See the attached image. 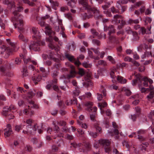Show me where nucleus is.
<instances>
[{"label":"nucleus","instance_id":"obj_1","mask_svg":"<svg viewBox=\"0 0 154 154\" xmlns=\"http://www.w3.org/2000/svg\"><path fill=\"white\" fill-rule=\"evenodd\" d=\"M87 12V13H85L82 14L84 20L89 19L93 17L95 20H99L103 18V17L99 10L95 7H91L88 9Z\"/></svg>","mask_w":154,"mask_h":154},{"label":"nucleus","instance_id":"obj_2","mask_svg":"<svg viewBox=\"0 0 154 154\" xmlns=\"http://www.w3.org/2000/svg\"><path fill=\"white\" fill-rule=\"evenodd\" d=\"M17 111L16 107L14 105H11L10 106L5 107L2 112V115L9 120L13 119L14 113Z\"/></svg>","mask_w":154,"mask_h":154},{"label":"nucleus","instance_id":"obj_3","mask_svg":"<svg viewBox=\"0 0 154 154\" xmlns=\"http://www.w3.org/2000/svg\"><path fill=\"white\" fill-rule=\"evenodd\" d=\"M135 79L132 81V84L133 85H135L137 83H138V86L142 85V82L143 85L145 87H147L148 86V82L147 77H143L141 76L139 74H137L135 75Z\"/></svg>","mask_w":154,"mask_h":154},{"label":"nucleus","instance_id":"obj_4","mask_svg":"<svg viewBox=\"0 0 154 154\" xmlns=\"http://www.w3.org/2000/svg\"><path fill=\"white\" fill-rule=\"evenodd\" d=\"M13 52V50L9 47L2 45L0 47V56L6 58L9 56L10 54Z\"/></svg>","mask_w":154,"mask_h":154},{"label":"nucleus","instance_id":"obj_5","mask_svg":"<svg viewBox=\"0 0 154 154\" xmlns=\"http://www.w3.org/2000/svg\"><path fill=\"white\" fill-rule=\"evenodd\" d=\"M26 131L23 130V133L25 134L28 133L33 134H35L34 132L38 130V133L39 134H41L42 132V131L40 129L38 128L37 125H34L33 127H31L30 125H28L26 127Z\"/></svg>","mask_w":154,"mask_h":154},{"label":"nucleus","instance_id":"obj_6","mask_svg":"<svg viewBox=\"0 0 154 154\" xmlns=\"http://www.w3.org/2000/svg\"><path fill=\"white\" fill-rule=\"evenodd\" d=\"M45 44V42L43 41H32L29 45V47L30 50H32L35 51H39L40 50V46H43Z\"/></svg>","mask_w":154,"mask_h":154},{"label":"nucleus","instance_id":"obj_7","mask_svg":"<svg viewBox=\"0 0 154 154\" xmlns=\"http://www.w3.org/2000/svg\"><path fill=\"white\" fill-rule=\"evenodd\" d=\"M11 68L10 64L6 61L4 63L3 65L0 66V71L3 75L9 76L10 75L9 70Z\"/></svg>","mask_w":154,"mask_h":154},{"label":"nucleus","instance_id":"obj_8","mask_svg":"<svg viewBox=\"0 0 154 154\" xmlns=\"http://www.w3.org/2000/svg\"><path fill=\"white\" fill-rule=\"evenodd\" d=\"M14 17L12 18L13 20L16 21H19L20 24V29L21 30L23 29L22 27L23 26V21L21 18H23V16L21 14H19L17 11H15L13 12Z\"/></svg>","mask_w":154,"mask_h":154},{"label":"nucleus","instance_id":"obj_9","mask_svg":"<svg viewBox=\"0 0 154 154\" xmlns=\"http://www.w3.org/2000/svg\"><path fill=\"white\" fill-rule=\"evenodd\" d=\"M53 33V35L55 34V32H53L51 34L49 35V37L46 39V41L49 42V43L48 44V46L49 48L52 50H54L56 52L58 51L59 50V47L58 46H56L54 45V42H53V37L51 35Z\"/></svg>","mask_w":154,"mask_h":154},{"label":"nucleus","instance_id":"obj_10","mask_svg":"<svg viewBox=\"0 0 154 154\" xmlns=\"http://www.w3.org/2000/svg\"><path fill=\"white\" fill-rule=\"evenodd\" d=\"M110 144V141L107 140L101 139L95 142L94 147L97 148L100 145L103 146H108Z\"/></svg>","mask_w":154,"mask_h":154},{"label":"nucleus","instance_id":"obj_11","mask_svg":"<svg viewBox=\"0 0 154 154\" xmlns=\"http://www.w3.org/2000/svg\"><path fill=\"white\" fill-rule=\"evenodd\" d=\"M38 24L42 27L44 26L45 27V33L46 35H50L51 34L53 31L52 30L51 28L50 25L46 24L45 22L43 20L38 22Z\"/></svg>","mask_w":154,"mask_h":154},{"label":"nucleus","instance_id":"obj_12","mask_svg":"<svg viewBox=\"0 0 154 154\" xmlns=\"http://www.w3.org/2000/svg\"><path fill=\"white\" fill-rule=\"evenodd\" d=\"M70 67L71 69V70L70 71L69 74L63 76L64 78L65 79H69L74 78L75 76L76 73L74 67L72 65H71Z\"/></svg>","mask_w":154,"mask_h":154},{"label":"nucleus","instance_id":"obj_13","mask_svg":"<svg viewBox=\"0 0 154 154\" xmlns=\"http://www.w3.org/2000/svg\"><path fill=\"white\" fill-rule=\"evenodd\" d=\"M32 33L33 34L32 37L34 39H38L40 38V35L38 30V28L33 27L32 29Z\"/></svg>","mask_w":154,"mask_h":154},{"label":"nucleus","instance_id":"obj_14","mask_svg":"<svg viewBox=\"0 0 154 154\" xmlns=\"http://www.w3.org/2000/svg\"><path fill=\"white\" fill-rule=\"evenodd\" d=\"M151 29V26L149 25L147 27V29L148 30V32H147L146 29L144 27H141L138 30V32L139 34H141L142 35H144L145 34H150L151 32H150V29Z\"/></svg>","mask_w":154,"mask_h":154},{"label":"nucleus","instance_id":"obj_15","mask_svg":"<svg viewBox=\"0 0 154 154\" xmlns=\"http://www.w3.org/2000/svg\"><path fill=\"white\" fill-rule=\"evenodd\" d=\"M4 134L5 137H9L12 133V131L11 125L9 124L7 125V128L4 129Z\"/></svg>","mask_w":154,"mask_h":154},{"label":"nucleus","instance_id":"obj_16","mask_svg":"<svg viewBox=\"0 0 154 154\" xmlns=\"http://www.w3.org/2000/svg\"><path fill=\"white\" fill-rule=\"evenodd\" d=\"M109 39L110 42L113 43L116 45L119 44V38L115 36L109 35Z\"/></svg>","mask_w":154,"mask_h":154},{"label":"nucleus","instance_id":"obj_17","mask_svg":"<svg viewBox=\"0 0 154 154\" xmlns=\"http://www.w3.org/2000/svg\"><path fill=\"white\" fill-rule=\"evenodd\" d=\"M3 3L5 5H7L8 7L11 9L15 6L14 2L12 1L4 0L3 1Z\"/></svg>","mask_w":154,"mask_h":154},{"label":"nucleus","instance_id":"obj_18","mask_svg":"<svg viewBox=\"0 0 154 154\" xmlns=\"http://www.w3.org/2000/svg\"><path fill=\"white\" fill-rule=\"evenodd\" d=\"M79 2L83 6V9L86 10L87 11L91 8L88 5L86 0H79Z\"/></svg>","mask_w":154,"mask_h":154},{"label":"nucleus","instance_id":"obj_19","mask_svg":"<svg viewBox=\"0 0 154 154\" xmlns=\"http://www.w3.org/2000/svg\"><path fill=\"white\" fill-rule=\"evenodd\" d=\"M34 75L32 77V80L35 83V85L38 84V82H40L42 79L41 75H38L34 74Z\"/></svg>","mask_w":154,"mask_h":154},{"label":"nucleus","instance_id":"obj_20","mask_svg":"<svg viewBox=\"0 0 154 154\" xmlns=\"http://www.w3.org/2000/svg\"><path fill=\"white\" fill-rule=\"evenodd\" d=\"M52 124L54 125V131H56V132H57V133H58V132L59 131V130H60V128L59 127L57 126L56 123H54V122H53ZM57 137H63V134L62 133H59V134H57Z\"/></svg>","mask_w":154,"mask_h":154},{"label":"nucleus","instance_id":"obj_21","mask_svg":"<svg viewBox=\"0 0 154 154\" xmlns=\"http://www.w3.org/2000/svg\"><path fill=\"white\" fill-rule=\"evenodd\" d=\"M31 141L33 144H36L38 143L37 147L39 148L42 145V142L41 141H38L37 139L36 138H33L31 139Z\"/></svg>","mask_w":154,"mask_h":154},{"label":"nucleus","instance_id":"obj_22","mask_svg":"<svg viewBox=\"0 0 154 154\" xmlns=\"http://www.w3.org/2000/svg\"><path fill=\"white\" fill-rule=\"evenodd\" d=\"M93 103L90 102H87L85 103V105L87 106L86 109L88 111L91 112L92 111L93 107L92 106L93 105Z\"/></svg>","mask_w":154,"mask_h":154},{"label":"nucleus","instance_id":"obj_23","mask_svg":"<svg viewBox=\"0 0 154 154\" xmlns=\"http://www.w3.org/2000/svg\"><path fill=\"white\" fill-rule=\"evenodd\" d=\"M128 23L130 25H132L133 24H138L139 23V20L138 19H129L128 21Z\"/></svg>","mask_w":154,"mask_h":154},{"label":"nucleus","instance_id":"obj_24","mask_svg":"<svg viewBox=\"0 0 154 154\" xmlns=\"http://www.w3.org/2000/svg\"><path fill=\"white\" fill-rule=\"evenodd\" d=\"M116 79L119 82L122 84H124L126 82V80L120 76H118L115 79Z\"/></svg>","mask_w":154,"mask_h":154},{"label":"nucleus","instance_id":"obj_25","mask_svg":"<svg viewBox=\"0 0 154 154\" xmlns=\"http://www.w3.org/2000/svg\"><path fill=\"white\" fill-rule=\"evenodd\" d=\"M36 91L35 90L29 91L27 94V97L29 99H31L36 94Z\"/></svg>","mask_w":154,"mask_h":154},{"label":"nucleus","instance_id":"obj_26","mask_svg":"<svg viewBox=\"0 0 154 154\" xmlns=\"http://www.w3.org/2000/svg\"><path fill=\"white\" fill-rule=\"evenodd\" d=\"M75 104H77V100L76 99H75L73 100V101H72V100H66L65 102V104L67 106H69L71 105L73 103Z\"/></svg>","mask_w":154,"mask_h":154},{"label":"nucleus","instance_id":"obj_27","mask_svg":"<svg viewBox=\"0 0 154 154\" xmlns=\"http://www.w3.org/2000/svg\"><path fill=\"white\" fill-rule=\"evenodd\" d=\"M65 56L66 58H67L69 61L71 62H73L75 60V59L74 57L72 56L71 55L69 54L65 53Z\"/></svg>","mask_w":154,"mask_h":154},{"label":"nucleus","instance_id":"obj_28","mask_svg":"<svg viewBox=\"0 0 154 154\" xmlns=\"http://www.w3.org/2000/svg\"><path fill=\"white\" fill-rule=\"evenodd\" d=\"M152 90V91H151L149 95H148L147 96V100L149 101L150 100L154 97V88L153 87Z\"/></svg>","mask_w":154,"mask_h":154},{"label":"nucleus","instance_id":"obj_29","mask_svg":"<svg viewBox=\"0 0 154 154\" xmlns=\"http://www.w3.org/2000/svg\"><path fill=\"white\" fill-rule=\"evenodd\" d=\"M23 113L29 116H31L33 115L34 112L33 111H31L30 109H25L23 110Z\"/></svg>","mask_w":154,"mask_h":154},{"label":"nucleus","instance_id":"obj_30","mask_svg":"<svg viewBox=\"0 0 154 154\" xmlns=\"http://www.w3.org/2000/svg\"><path fill=\"white\" fill-rule=\"evenodd\" d=\"M57 104L58 107L61 109H65L66 108V106L62 100L59 101Z\"/></svg>","mask_w":154,"mask_h":154},{"label":"nucleus","instance_id":"obj_31","mask_svg":"<svg viewBox=\"0 0 154 154\" xmlns=\"http://www.w3.org/2000/svg\"><path fill=\"white\" fill-rule=\"evenodd\" d=\"M107 105V103L105 102H104L102 103H98V106L100 108V110L101 111H103V110H102V108L106 107Z\"/></svg>","mask_w":154,"mask_h":154},{"label":"nucleus","instance_id":"obj_32","mask_svg":"<svg viewBox=\"0 0 154 154\" xmlns=\"http://www.w3.org/2000/svg\"><path fill=\"white\" fill-rule=\"evenodd\" d=\"M86 72L84 69L82 68H79L78 74L81 76H84Z\"/></svg>","mask_w":154,"mask_h":154},{"label":"nucleus","instance_id":"obj_33","mask_svg":"<svg viewBox=\"0 0 154 154\" xmlns=\"http://www.w3.org/2000/svg\"><path fill=\"white\" fill-rule=\"evenodd\" d=\"M22 72L23 77H26L28 75V72H27V68L26 66H24L23 67Z\"/></svg>","mask_w":154,"mask_h":154},{"label":"nucleus","instance_id":"obj_34","mask_svg":"<svg viewBox=\"0 0 154 154\" xmlns=\"http://www.w3.org/2000/svg\"><path fill=\"white\" fill-rule=\"evenodd\" d=\"M71 145L75 148L80 147V149L83 147V145L81 143H77L75 142H73L71 143Z\"/></svg>","mask_w":154,"mask_h":154},{"label":"nucleus","instance_id":"obj_35","mask_svg":"<svg viewBox=\"0 0 154 154\" xmlns=\"http://www.w3.org/2000/svg\"><path fill=\"white\" fill-rule=\"evenodd\" d=\"M40 70L42 73V76L44 77H46L48 75V72H46L45 69L44 67H40Z\"/></svg>","mask_w":154,"mask_h":154},{"label":"nucleus","instance_id":"obj_36","mask_svg":"<svg viewBox=\"0 0 154 154\" xmlns=\"http://www.w3.org/2000/svg\"><path fill=\"white\" fill-rule=\"evenodd\" d=\"M90 31L91 34L93 35V38H94V37L98 35L99 33L96 31V30L95 29H91Z\"/></svg>","mask_w":154,"mask_h":154},{"label":"nucleus","instance_id":"obj_37","mask_svg":"<svg viewBox=\"0 0 154 154\" xmlns=\"http://www.w3.org/2000/svg\"><path fill=\"white\" fill-rule=\"evenodd\" d=\"M24 3L27 4L29 5L33 6L35 5V4L33 2H30L29 0H22Z\"/></svg>","mask_w":154,"mask_h":154},{"label":"nucleus","instance_id":"obj_38","mask_svg":"<svg viewBox=\"0 0 154 154\" xmlns=\"http://www.w3.org/2000/svg\"><path fill=\"white\" fill-rule=\"evenodd\" d=\"M77 122L78 124L82 128L86 129L88 128V126L86 123H82L79 120H77Z\"/></svg>","mask_w":154,"mask_h":154},{"label":"nucleus","instance_id":"obj_39","mask_svg":"<svg viewBox=\"0 0 154 154\" xmlns=\"http://www.w3.org/2000/svg\"><path fill=\"white\" fill-rule=\"evenodd\" d=\"M116 23H120V26H118V28L119 29H120L122 28V27L125 24V22L123 20H122L121 21H120V20H119L118 21H116Z\"/></svg>","mask_w":154,"mask_h":154},{"label":"nucleus","instance_id":"obj_40","mask_svg":"<svg viewBox=\"0 0 154 154\" xmlns=\"http://www.w3.org/2000/svg\"><path fill=\"white\" fill-rule=\"evenodd\" d=\"M133 36V39L134 41H137L139 39L138 33L136 32H134L132 34Z\"/></svg>","mask_w":154,"mask_h":154},{"label":"nucleus","instance_id":"obj_41","mask_svg":"<svg viewBox=\"0 0 154 154\" xmlns=\"http://www.w3.org/2000/svg\"><path fill=\"white\" fill-rule=\"evenodd\" d=\"M25 125H17L15 127V130L17 132H19L20 130L22 129Z\"/></svg>","mask_w":154,"mask_h":154},{"label":"nucleus","instance_id":"obj_42","mask_svg":"<svg viewBox=\"0 0 154 154\" xmlns=\"http://www.w3.org/2000/svg\"><path fill=\"white\" fill-rule=\"evenodd\" d=\"M19 38L20 40H21L22 41L25 42H26L28 41V39H27L22 34H20L19 36Z\"/></svg>","mask_w":154,"mask_h":154},{"label":"nucleus","instance_id":"obj_43","mask_svg":"<svg viewBox=\"0 0 154 154\" xmlns=\"http://www.w3.org/2000/svg\"><path fill=\"white\" fill-rule=\"evenodd\" d=\"M75 4V0H71L68 2V5L71 8H73Z\"/></svg>","mask_w":154,"mask_h":154},{"label":"nucleus","instance_id":"obj_44","mask_svg":"<svg viewBox=\"0 0 154 154\" xmlns=\"http://www.w3.org/2000/svg\"><path fill=\"white\" fill-rule=\"evenodd\" d=\"M6 41L7 42L12 46V48H11V49H12L13 50V51H14V48L15 47V44L14 43H13L11 41L10 39H7Z\"/></svg>","mask_w":154,"mask_h":154},{"label":"nucleus","instance_id":"obj_45","mask_svg":"<svg viewBox=\"0 0 154 154\" xmlns=\"http://www.w3.org/2000/svg\"><path fill=\"white\" fill-rule=\"evenodd\" d=\"M50 2L51 4V5L53 7L58 6L59 5V3L57 1H54L53 0H50Z\"/></svg>","mask_w":154,"mask_h":154},{"label":"nucleus","instance_id":"obj_46","mask_svg":"<svg viewBox=\"0 0 154 154\" xmlns=\"http://www.w3.org/2000/svg\"><path fill=\"white\" fill-rule=\"evenodd\" d=\"M147 79L148 82H149L150 84V85L149 86V90H152L153 89V86L151 85V84L153 83V81L152 79L150 78H149L148 77Z\"/></svg>","mask_w":154,"mask_h":154},{"label":"nucleus","instance_id":"obj_47","mask_svg":"<svg viewBox=\"0 0 154 154\" xmlns=\"http://www.w3.org/2000/svg\"><path fill=\"white\" fill-rule=\"evenodd\" d=\"M93 43L94 45L97 46H99L100 44V41L96 39H94L92 40Z\"/></svg>","mask_w":154,"mask_h":154},{"label":"nucleus","instance_id":"obj_48","mask_svg":"<svg viewBox=\"0 0 154 154\" xmlns=\"http://www.w3.org/2000/svg\"><path fill=\"white\" fill-rule=\"evenodd\" d=\"M152 20V18L149 17H146L145 18V25L147 24L148 23H150Z\"/></svg>","mask_w":154,"mask_h":154},{"label":"nucleus","instance_id":"obj_49","mask_svg":"<svg viewBox=\"0 0 154 154\" xmlns=\"http://www.w3.org/2000/svg\"><path fill=\"white\" fill-rule=\"evenodd\" d=\"M57 124L61 126H65L66 125V122L63 120H60L57 121Z\"/></svg>","mask_w":154,"mask_h":154},{"label":"nucleus","instance_id":"obj_50","mask_svg":"<svg viewBox=\"0 0 154 154\" xmlns=\"http://www.w3.org/2000/svg\"><path fill=\"white\" fill-rule=\"evenodd\" d=\"M65 17L70 21L72 20L73 17L72 14L70 13H68L65 14Z\"/></svg>","mask_w":154,"mask_h":154},{"label":"nucleus","instance_id":"obj_51","mask_svg":"<svg viewBox=\"0 0 154 154\" xmlns=\"http://www.w3.org/2000/svg\"><path fill=\"white\" fill-rule=\"evenodd\" d=\"M84 147L87 150H89L91 148V145L88 143H84Z\"/></svg>","mask_w":154,"mask_h":154},{"label":"nucleus","instance_id":"obj_52","mask_svg":"<svg viewBox=\"0 0 154 154\" xmlns=\"http://www.w3.org/2000/svg\"><path fill=\"white\" fill-rule=\"evenodd\" d=\"M56 143L57 144V146L58 147H60L62 145L64 144V142L63 140L61 139H60L58 140V141H57Z\"/></svg>","mask_w":154,"mask_h":154},{"label":"nucleus","instance_id":"obj_53","mask_svg":"<svg viewBox=\"0 0 154 154\" xmlns=\"http://www.w3.org/2000/svg\"><path fill=\"white\" fill-rule=\"evenodd\" d=\"M100 91L101 93L103 94V96L104 97L106 96V89L104 88L103 86H101V88L100 89Z\"/></svg>","mask_w":154,"mask_h":154},{"label":"nucleus","instance_id":"obj_54","mask_svg":"<svg viewBox=\"0 0 154 154\" xmlns=\"http://www.w3.org/2000/svg\"><path fill=\"white\" fill-rule=\"evenodd\" d=\"M29 104L32 106H31L32 108H33L35 109H38L39 107L38 106L34 103V102L33 101H31L29 102Z\"/></svg>","mask_w":154,"mask_h":154},{"label":"nucleus","instance_id":"obj_55","mask_svg":"<svg viewBox=\"0 0 154 154\" xmlns=\"http://www.w3.org/2000/svg\"><path fill=\"white\" fill-rule=\"evenodd\" d=\"M146 132V130L143 129H140L137 132V134L138 135H141L144 134Z\"/></svg>","mask_w":154,"mask_h":154},{"label":"nucleus","instance_id":"obj_56","mask_svg":"<svg viewBox=\"0 0 154 154\" xmlns=\"http://www.w3.org/2000/svg\"><path fill=\"white\" fill-rule=\"evenodd\" d=\"M111 11L112 12L114 13H119L120 11L119 9H116L114 7L111 8Z\"/></svg>","mask_w":154,"mask_h":154},{"label":"nucleus","instance_id":"obj_57","mask_svg":"<svg viewBox=\"0 0 154 154\" xmlns=\"http://www.w3.org/2000/svg\"><path fill=\"white\" fill-rule=\"evenodd\" d=\"M98 64L99 65H102L103 66H105L107 65L106 62L103 60L98 61Z\"/></svg>","mask_w":154,"mask_h":154},{"label":"nucleus","instance_id":"obj_58","mask_svg":"<svg viewBox=\"0 0 154 154\" xmlns=\"http://www.w3.org/2000/svg\"><path fill=\"white\" fill-rule=\"evenodd\" d=\"M109 32H108V35L109 36V35H111L112 33H114L115 32V29H114V27L113 26L112 27V28L111 29L109 30Z\"/></svg>","mask_w":154,"mask_h":154},{"label":"nucleus","instance_id":"obj_59","mask_svg":"<svg viewBox=\"0 0 154 154\" xmlns=\"http://www.w3.org/2000/svg\"><path fill=\"white\" fill-rule=\"evenodd\" d=\"M107 58L112 63L114 64L115 63V61L114 59L111 56H108Z\"/></svg>","mask_w":154,"mask_h":154},{"label":"nucleus","instance_id":"obj_60","mask_svg":"<svg viewBox=\"0 0 154 154\" xmlns=\"http://www.w3.org/2000/svg\"><path fill=\"white\" fill-rule=\"evenodd\" d=\"M137 115V114L131 115L129 117L133 121H135L136 120Z\"/></svg>","mask_w":154,"mask_h":154},{"label":"nucleus","instance_id":"obj_61","mask_svg":"<svg viewBox=\"0 0 154 154\" xmlns=\"http://www.w3.org/2000/svg\"><path fill=\"white\" fill-rule=\"evenodd\" d=\"M65 138L69 140H71L73 139V137L72 135L67 134L64 137Z\"/></svg>","mask_w":154,"mask_h":154},{"label":"nucleus","instance_id":"obj_62","mask_svg":"<svg viewBox=\"0 0 154 154\" xmlns=\"http://www.w3.org/2000/svg\"><path fill=\"white\" fill-rule=\"evenodd\" d=\"M113 26V25H110L109 26H108L106 25H104V31H109L111 28H112Z\"/></svg>","mask_w":154,"mask_h":154},{"label":"nucleus","instance_id":"obj_63","mask_svg":"<svg viewBox=\"0 0 154 154\" xmlns=\"http://www.w3.org/2000/svg\"><path fill=\"white\" fill-rule=\"evenodd\" d=\"M135 110L136 111L137 115L138 116L140 112V108L138 106H137L136 107H135Z\"/></svg>","mask_w":154,"mask_h":154},{"label":"nucleus","instance_id":"obj_64","mask_svg":"<svg viewBox=\"0 0 154 154\" xmlns=\"http://www.w3.org/2000/svg\"><path fill=\"white\" fill-rule=\"evenodd\" d=\"M89 134L93 138H96L97 136V134L96 133L94 132H93L90 131L89 133Z\"/></svg>","mask_w":154,"mask_h":154}]
</instances>
